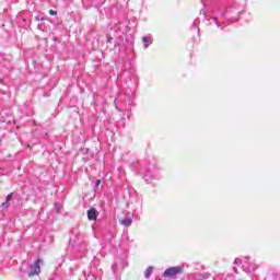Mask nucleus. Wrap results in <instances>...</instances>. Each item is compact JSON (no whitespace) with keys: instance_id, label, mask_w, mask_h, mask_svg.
Masks as SVG:
<instances>
[{"instance_id":"nucleus-11","label":"nucleus","mask_w":280,"mask_h":280,"mask_svg":"<svg viewBox=\"0 0 280 280\" xmlns=\"http://www.w3.org/2000/svg\"><path fill=\"white\" fill-rule=\"evenodd\" d=\"M1 207H8V201L3 202Z\"/></svg>"},{"instance_id":"nucleus-8","label":"nucleus","mask_w":280,"mask_h":280,"mask_svg":"<svg viewBox=\"0 0 280 280\" xmlns=\"http://www.w3.org/2000/svg\"><path fill=\"white\" fill-rule=\"evenodd\" d=\"M12 196H14V192H11L7 196L5 202H10V200H12Z\"/></svg>"},{"instance_id":"nucleus-7","label":"nucleus","mask_w":280,"mask_h":280,"mask_svg":"<svg viewBox=\"0 0 280 280\" xmlns=\"http://www.w3.org/2000/svg\"><path fill=\"white\" fill-rule=\"evenodd\" d=\"M154 268L153 267H148L147 270L144 271V277L145 279H150V277L152 276Z\"/></svg>"},{"instance_id":"nucleus-5","label":"nucleus","mask_w":280,"mask_h":280,"mask_svg":"<svg viewBox=\"0 0 280 280\" xmlns=\"http://www.w3.org/2000/svg\"><path fill=\"white\" fill-rule=\"evenodd\" d=\"M120 224H122V226H130L132 224V219L131 218L121 219Z\"/></svg>"},{"instance_id":"nucleus-13","label":"nucleus","mask_w":280,"mask_h":280,"mask_svg":"<svg viewBox=\"0 0 280 280\" xmlns=\"http://www.w3.org/2000/svg\"><path fill=\"white\" fill-rule=\"evenodd\" d=\"M110 40H113V37L107 38V43H110Z\"/></svg>"},{"instance_id":"nucleus-4","label":"nucleus","mask_w":280,"mask_h":280,"mask_svg":"<svg viewBox=\"0 0 280 280\" xmlns=\"http://www.w3.org/2000/svg\"><path fill=\"white\" fill-rule=\"evenodd\" d=\"M88 219L89 220H97V210H95V208H91L88 211Z\"/></svg>"},{"instance_id":"nucleus-6","label":"nucleus","mask_w":280,"mask_h":280,"mask_svg":"<svg viewBox=\"0 0 280 280\" xmlns=\"http://www.w3.org/2000/svg\"><path fill=\"white\" fill-rule=\"evenodd\" d=\"M142 43L144 44V49H148L152 43V39L150 37H142Z\"/></svg>"},{"instance_id":"nucleus-14","label":"nucleus","mask_w":280,"mask_h":280,"mask_svg":"<svg viewBox=\"0 0 280 280\" xmlns=\"http://www.w3.org/2000/svg\"><path fill=\"white\" fill-rule=\"evenodd\" d=\"M102 180L97 179L96 185H101Z\"/></svg>"},{"instance_id":"nucleus-12","label":"nucleus","mask_w":280,"mask_h":280,"mask_svg":"<svg viewBox=\"0 0 280 280\" xmlns=\"http://www.w3.org/2000/svg\"><path fill=\"white\" fill-rule=\"evenodd\" d=\"M215 25H218V27H220V24L218 23V20L214 19Z\"/></svg>"},{"instance_id":"nucleus-9","label":"nucleus","mask_w":280,"mask_h":280,"mask_svg":"<svg viewBox=\"0 0 280 280\" xmlns=\"http://www.w3.org/2000/svg\"><path fill=\"white\" fill-rule=\"evenodd\" d=\"M49 14H50V16H56V14H58V12L55 10H49Z\"/></svg>"},{"instance_id":"nucleus-10","label":"nucleus","mask_w":280,"mask_h":280,"mask_svg":"<svg viewBox=\"0 0 280 280\" xmlns=\"http://www.w3.org/2000/svg\"><path fill=\"white\" fill-rule=\"evenodd\" d=\"M234 264H242V259L236 258V259L234 260Z\"/></svg>"},{"instance_id":"nucleus-2","label":"nucleus","mask_w":280,"mask_h":280,"mask_svg":"<svg viewBox=\"0 0 280 280\" xmlns=\"http://www.w3.org/2000/svg\"><path fill=\"white\" fill-rule=\"evenodd\" d=\"M40 264H43L42 259H37L33 265L30 266L28 277H36V275H40Z\"/></svg>"},{"instance_id":"nucleus-3","label":"nucleus","mask_w":280,"mask_h":280,"mask_svg":"<svg viewBox=\"0 0 280 280\" xmlns=\"http://www.w3.org/2000/svg\"><path fill=\"white\" fill-rule=\"evenodd\" d=\"M248 257H245V261L243 262L242 268L244 272H255V270H257V265H255V262L248 264Z\"/></svg>"},{"instance_id":"nucleus-15","label":"nucleus","mask_w":280,"mask_h":280,"mask_svg":"<svg viewBox=\"0 0 280 280\" xmlns=\"http://www.w3.org/2000/svg\"><path fill=\"white\" fill-rule=\"evenodd\" d=\"M234 272H237V269H236V268H234Z\"/></svg>"},{"instance_id":"nucleus-1","label":"nucleus","mask_w":280,"mask_h":280,"mask_svg":"<svg viewBox=\"0 0 280 280\" xmlns=\"http://www.w3.org/2000/svg\"><path fill=\"white\" fill-rule=\"evenodd\" d=\"M183 266L170 267L164 271L163 277L166 279H176L178 275H183Z\"/></svg>"}]
</instances>
